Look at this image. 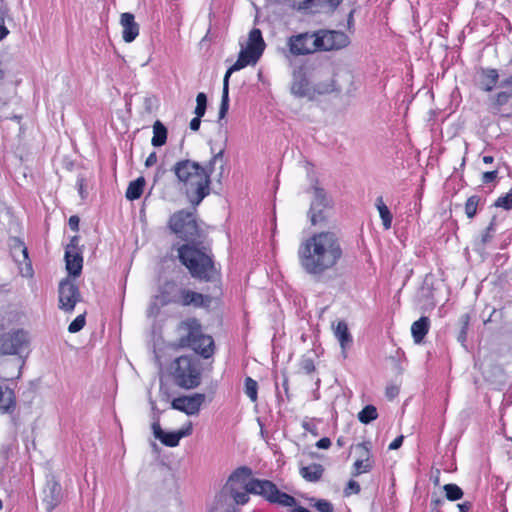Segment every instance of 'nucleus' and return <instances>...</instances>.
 Returning <instances> with one entry per match:
<instances>
[{
    "label": "nucleus",
    "mask_w": 512,
    "mask_h": 512,
    "mask_svg": "<svg viewBox=\"0 0 512 512\" xmlns=\"http://www.w3.org/2000/svg\"><path fill=\"white\" fill-rule=\"evenodd\" d=\"M339 236L332 231L316 233L303 241L298 249L302 269L309 275L322 276L333 269L342 258Z\"/></svg>",
    "instance_id": "f257e3e1"
},
{
    "label": "nucleus",
    "mask_w": 512,
    "mask_h": 512,
    "mask_svg": "<svg viewBox=\"0 0 512 512\" xmlns=\"http://www.w3.org/2000/svg\"><path fill=\"white\" fill-rule=\"evenodd\" d=\"M495 232V217L492 218L489 226L482 233L481 237L475 240L474 247L478 252H482L486 245L492 240Z\"/></svg>",
    "instance_id": "7c9ffc66"
},
{
    "label": "nucleus",
    "mask_w": 512,
    "mask_h": 512,
    "mask_svg": "<svg viewBox=\"0 0 512 512\" xmlns=\"http://www.w3.org/2000/svg\"><path fill=\"white\" fill-rule=\"evenodd\" d=\"M439 476H440V471L436 470L435 475L432 476V481H433L434 485H436V486H438L440 483Z\"/></svg>",
    "instance_id": "e2e57ef3"
},
{
    "label": "nucleus",
    "mask_w": 512,
    "mask_h": 512,
    "mask_svg": "<svg viewBox=\"0 0 512 512\" xmlns=\"http://www.w3.org/2000/svg\"><path fill=\"white\" fill-rule=\"evenodd\" d=\"M360 492V485L354 480H350L344 490L345 496H350L352 493L358 494Z\"/></svg>",
    "instance_id": "c03bdc74"
},
{
    "label": "nucleus",
    "mask_w": 512,
    "mask_h": 512,
    "mask_svg": "<svg viewBox=\"0 0 512 512\" xmlns=\"http://www.w3.org/2000/svg\"><path fill=\"white\" fill-rule=\"evenodd\" d=\"M315 507L320 512H332L333 511L332 504L329 501H327V500H319L315 504Z\"/></svg>",
    "instance_id": "49530a36"
},
{
    "label": "nucleus",
    "mask_w": 512,
    "mask_h": 512,
    "mask_svg": "<svg viewBox=\"0 0 512 512\" xmlns=\"http://www.w3.org/2000/svg\"><path fill=\"white\" fill-rule=\"evenodd\" d=\"M311 193L312 200L308 216L311 224L316 226L325 223L329 218L332 201L325 190L320 187L317 182L311 187Z\"/></svg>",
    "instance_id": "9d476101"
},
{
    "label": "nucleus",
    "mask_w": 512,
    "mask_h": 512,
    "mask_svg": "<svg viewBox=\"0 0 512 512\" xmlns=\"http://www.w3.org/2000/svg\"><path fill=\"white\" fill-rule=\"evenodd\" d=\"M480 202V197L477 195H473L469 197L465 204V213L468 218H473L477 213V207Z\"/></svg>",
    "instance_id": "58836bf2"
},
{
    "label": "nucleus",
    "mask_w": 512,
    "mask_h": 512,
    "mask_svg": "<svg viewBox=\"0 0 512 512\" xmlns=\"http://www.w3.org/2000/svg\"><path fill=\"white\" fill-rule=\"evenodd\" d=\"M28 344L27 332L23 329H16L6 332L0 336V354L16 355Z\"/></svg>",
    "instance_id": "4468645a"
},
{
    "label": "nucleus",
    "mask_w": 512,
    "mask_h": 512,
    "mask_svg": "<svg viewBox=\"0 0 512 512\" xmlns=\"http://www.w3.org/2000/svg\"><path fill=\"white\" fill-rule=\"evenodd\" d=\"M223 156L224 150L221 149L213 155L206 168L190 159L179 160L171 168L178 186L192 205H199L210 194L211 173L218 162L223 169Z\"/></svg>",
    "instance_id": "f03ea898"
},
{
    "label": "nucleus",
    "mask_w": 512,
    "mask_h": 512,
    "mask_svg": "<svg viewBox=\"0 0 512 512\" xmlns=\"http://www.w3.org/2000/svg\"><path fill=\"white\" fill-rule=\"evenodd\" d=\"M11 255L17 263H26V273L25 275L32 274L31 264L28 262V249L24 245L22 241L17 238L13 239V244L11 245Z\"/></svg>",
    "instance_id": "b1692460"
},
{
    "label": "nucleus",
    "mask_w": 512,
    "mask_h": 512,
    "mask_svg": "<svg viewBox=\"0 0 512 512\" xmlns=\"http://www.w3.org/2000/svg\"><path fill=\"white\" fill-rule=\"evenodd\" d=\"M9 34V30L4 26V17L0 18V41Z\"/></svg>",
    "instance_id": "bf43d9fd"
},
{
    "label": "nucleus",
    "mask_w": 512,
    "mask_h": 512,
    "mask_svg": "<svg viewBox=\"0 0 512 512\" xmlns=\"http://www.w3.org/2000/svg\"><path fill=\"white\" fill-rule=\"evenodd\" d=\"M291 512H310V511L302 506H298V507H295Z\"/></svg>",
    "instance_id": "774afa93"
},
{
    "label": "nucleus",
    "mask_w": 512,
    "mask_h": 512,
    "mask_svg": "<svg viewBox=\"0 0 512 512\" xmlns=\"http://www.w3.org/2000/svg\"><path fill=\"white\" fill-rule=\"evenodd\" d=\"M120 24L122 26V37L127 43L136 39L139 35V24L135 21V16L132 13L125 12L120 16Z\"/></svg>",
    "instance_id": "aec40b11"
},
{
    "label": "nucleus",
    "mask_w": 512,
    "mask_h": 512,
    "mask_svg": "<svg viewBox=\"0 0 512 512\" xmlns=\"http://www.w3.org/2000/svg\"><path fill=\"white\" fill-rule=\"evenodd\" d=\"M331 446V440L328 437H323L316 442V447L319 449H328Z\"/></svg>",
    "instance_id": "3c124183"
},
{
    "label": "nucleus",
    "mask_w": 512,
    "mask_h": 512,
    "mask_svg": "<svg viewBox=\"0 0 512 512\" xmlns=\"http://www.w3.org/2000/svg\"><path fill=\"white\" fill-rule=\"evenodd\" d=\"M257 389L258 384L251 377L245 379V393L251 399L252 402L257 400Z\"/></svg>",
    "instance_id": "ea45409f"
},
{
    "label": "nucleus",
    "mask_w": 512,
    "mask_h": 512,
    "mask_svg": "<svg viewBox=\"0 0 512 512\" xmlns=\"http://www.w3.org/2000/svg\"><path fill=\"white\" fill-rule=\"evenodd\" d=\"M171 231L185 241H195L200 237V229L194 213L180 210L175 212L168 222Z\"/></svg>",
    "instance_id": "6e6552de"
},
{
    "label": "nucleus",
    "mask_w": 512,
    "mask_h": 512,
    "mask_svg": "<svg viewBox=\"0 0 512 512\" xmlns=\"http://www.w3.org/2000/svg\"><path fill=\"white\" fill-rule=\"evenodd\" d=\"M58 296V307L66 313L73 312L76 304L82 301V296L77 284L69 278L60 281Z\"/></svg>",
    "instance_id": "9b49d317"
},
{
    "label": "nucleus",
    "mask_w": 512,
    "mask_h": 512,
    "mask_svg": "<svg viewBox=\"0 0 512 512\" xmlns=\"http://www.w3.org/2000/svg\"><path fill=\"white\" fill-rule=\"evenodd\" d=\"M179 259L191 276L200 281H213L219 276L213 256L194 245L184 244L178 249Z\"/></svg>",
    "instance_id": "39448f33"
},
{
    "label": "nucleus",
    "mask_w": 512,
    "mask_h": 512,
    "mask_svg": "<svg viewBox=\"0 0 512 512\" xmlns=\"http://www.w3.org/2000/svg\"><path fill=\"white\" fill-rule=\"evenodd\" d=\"M179 345L189 347L203 358H210L214 354V340L202 332L200 323L195 318L182 321L177 328Z\"/></svg>",
    "instance_id": "423d86ee"
},
{
    "label": "nucleus",
    "mask_w": 512,
    "mask_h": 512,
    "mask_svg": "<svg viewBox=\"0 0 512 512\" xmlns=\"http://www.w3.org/2000/svg\"><path fill=\"white\" fill-rule=\"evenodd\" d=\"M399 394V387L396 385H390L386 388L387 398L394 399Z\"/></svg>",
    "instance_id": "8fccbe9b"
},
{
    "label": "nucleus",
    "mask_w": 512,
    "mask_h": 512,
    "mask_svg": "<svg viewBox=\"0 0 512 512\" xmlns=\"http://www.w3.org/2000/svg\"><path fill=\"white\" fill-rule=\"evenodd\" d=\"M65 261L66 269L70 275L77 277L81 274L83 258L79 252L68 247L65 252Z\"/></svg>",
    "instance_id": "393cba45"
},
{
    "label": "nucleus",
    "mask_w": 512,
    "mask_h": 512,
    "mask_svg": "<svg viewBox=\"0 0 512 512\" xmlns=\"http://www.w3.org/2000/svg\"><path fill=\"white\" fill-rule=\"evenodd\" d=\"M370 443L364 442L357 445V449L361 451V459H358L354 463L353 476H358L361 473L369 472L372 469V464L370 462Z\"/></svg>",
    "instance_id": "5701e85b"
},
{
    "label": "nucleus",
    "mask_w": 512,
    "mask_h": 512,
    "mask_svg": "<svg viewBox=\"0 0 512 512\" xmlns=\"http://www.w3.org/2000/svg\"><path fill=\"white\" fill-rule=\"evenodd\" d=\"M443 490L445 492V497L449 501L460 500L464 495L463 490L456 484H446L443 486Z\"/></svg>",
    "instance_id": "c9c22d12"
},
{
    "label": "nucleus",
    "mask_w": 512,
    "mask_h": 512,
    "mask_svg": "<svg viewBox=\"0 0 512 512\" xmlns=\"http://www.w3.org/2000/svg\"><path fill=\"white\" fill-rule=\"evenodd\" d=\"M301 368L305 371L307 374H311L315 371V365L312 359L305 358L301 362Z\"/></svg>",
    "instance_id": "de8ad7c7"
},
{
    "label": "nucleus",
    "mask_w": 512,
    "mask_h": 512,
    "mask_svg": "<svg viewBox=\"0 0 512 512\" xmlns=\"http://www.w3.org/2000/svg\"><path fill=\"white\" fill-rule=\"evenodd\" d=\"M12 452H13V444L12 443L3 444L0 449V458L4 461H8Z\"/></svg>",
    "instance_id": "a18cd8bd"
},
{
    "label": "nucleus",
    "mask_w": 512,
    "mask_h": 512,
    "mask_svg": "<svg viewBox=\"0 0 512 512\" xmlns=\"http://www.w3.org/2000/svg\"><path fill=\"white\" fill-rule=\"evenodd\" d=\"M376 207L379 212L380 218L382 220L384 229H386V230L390 229L391 225H392L393 217H392V214H391L389 208L384 203L382 196H379L376 199Z\"/></svg>",
    "instance_id": "72a5a7b5"
},
{
    "label": "nucleus",
    "mask_w": 512,
    "mask_h": 512,
    "mask_svg": "<svg viewBox=\"0 0 512 512\" xmlns=\"http://www.w3.org/2000/svg\"><path fill=\"white\" fill-rule=\"evenodd\" d=\"M324 472V467L321 464L313 463L309 466H302L300 468V475L309 482H316L321 479Z\"/></svg>",
    "instance_id": "c85d7f7f"
},
{
    "label": "nucleus",
    "mask_w": 512,
    "mask_h": 512,
    "mask_svg": "<svg viewBox=\"0 0 512 512\" xmlns=\"http://www.w3.org/2000/svg\"><path fill=\"white\" fill-rule=\"evenodd\" d=\"M332 329L334 336L341 346L342 354L346 357V350L349 349L353 343V338L348 329V325L344 320H339L336 324L332 323Z\"/></svg>",
    "instance_id": "4be33fe9"
},
{
    "label": "nucleus",
    "mask_w": 512,
    "mask_h": 512,
    "mask_svg": "<svg viewBox=\"0 0 512 512\" xmlns=\"http://www.w3.org/2000/svg\"><path fill=\"white\" fill-rule=\"evenodd\" d=\"M252 471L250 468L246 466H242L237 468L228 478L223 492L231 491L233 488L235 490L246 489L247 483H249V477L251 476Z\"/></svg>",
    "instance_id": "6ab92c4d"
},
{
    "label": "nucleus",
    "mask_w": 512,
    "mask_h": 512,
    "mask_svg": "<svg viewBox=\"0 0 512 512\" xmlns=\"http://www.w3.org/2000/svg\"><path fill=\"white\" fill-rule=\"evenodd\" d=\"M499 91L489 96V109L493 113L500 112L505 105L512 107V75L503 78L498 84Z\"/></svg>",
    "instance_id": "2eb2a0df"
},
{
    "label": "nucleus",
    "mask_w": 512,
    "mask_h": 512,
    "mask_svg": "<svg viewBox=\"0 0 512 512\" xmlns=\"http://www.w3.org/2000/svg\"><path fill=\"white\" fill-rule=\"evenodd\" d=\"M378 417L377 409L373 405L365 406L358 414L361 423L368 424Z\"/></svg>",
    "instance_id": "f704fd0d"
},
{
    "label": "nucleus",
    "mask_w": 512,
    "mask_h": 512,
    "mask_svg": "<svg viewBox=\"0 0 512 512\" xmlns=\"http://www.w3.org/2000/svg\"><path fill=\"white\" fill-rule=\"evenodd\" d=\"M210 303L211 298L209 296L187 289L175 281H166L151 299L147 308V316L156 317L162 307L170 304L201 308L208 307Z\"/></svg>",
    "instance_id": "7ed1b4c3"
},
{
    "label": "nucleus",
    "mask_w": 512,
    "mask_h": 512,
    "mask_svg": "<svg viewBox=\"0 0 512 512\" xmlns=\"http://www.w3.org/2000/svg\"><path fill=\"white\" fill-rule=\"evenodd\" d=\"M144 186L145 179L143 177H139L136 180L130 182L126 190V198L128 200L139 199L143 193Z\"/></svg>",
    "instance_id": "473e14b6"
},
{
    "label": "nucleus",
    "mask_w": 512,
    "mask_h": 512,
    "mask_svg": "<svg viewBox=\"0 0 512 512\" xmlns=\"http://www.w3.org/2000/svg\"><path fill=\"white\" fill-rule=\"evenodd\" d=\"M207 108V96L205 93L200 92L197 94L196 97V108H195V115L198 117H203Z\"/></svg>",
    "instance_id": "a19ab883"
},
{
    "label": "nucleus",
    "mask_w": 512,
    "mask_h": 512,
    "mask_svg": "<svg viewBox=\"0 0 512 512\" xmlns=\"http://www.w3.org/2000/svg\"><path fill=\"white\" fill-rule=\"evenodd\" d=\"M318 51H331L345 48L349 45V37L341 31L319 30L315 32Z\"/></svg>",
    "instance_id": "ddd939ff"
},
{
    "label": "nucleus",
    "mask_w": 512,
    "mask_h": 512,
    "mask_svg": "<svg viewBox=\"0 0 512 512\" xmlns=\"http://www.w3.org/2000/svg\"><path fill=\"white\" fill-rule=\"evenodd\" d=\"M302 426L306 431H309V432L313 433L314 435L318 434L316 431V428L313 425H311L309 422H306V421L303 422Z\"/></svg>",
    "instance_id": "680f3d73"
},
{
    "label": "nucleus",
    "mask_w": 512,
    "mask_h": 512,
    "mask_svg": "<svg viewBox=\"0 0 512 512\" xmlns=\"http://www.w3.org/2000/svg\"><path fill=\"white\" fill-rule=\"evenodd\" d=\"M315 32L292 35L287 39V48L292 56L308 55L318 51Z\"/></svg>",
    "instance_id": "f8f14e48"
},
{
    "label": "nucleus",
    "mask_w": 512,
    "mask_h": 512,
    "mask_svg": "<svg viewBox=\"0 0 512 512\" xmlns=\"http://www.w3.org/2000/svg\"><path fill=\"white\" fill-rule=\"evenodd\" d=\"M43 505L47 512H52L57 507L62 499L61 485L54 479L46 482L44 488Z\"/></svg>",
    "instance_id": "a211bd4d"
},
{
    "label": "nucleus",
    "mask_w": 512,
    "mask_h": 512,
    "mask_svg": "<svg viewBox=\"0 0 512 512\" xmlns=\"http://www.w3.org/2000/svg\"><path fill=\"white\" fill-rule=\"evenodd\" d=\"M494 206L497 208H503L505 210L512 209V191L504 196L499 197L495 202Z\"/></svg>",
    "instance_id": "79ce46f5"
},
{
    "label": "nucleus",
    "mask_w": 512,
    "mask_h": 512,
    "mask_svg": "<svg viewBox=\"0 0 512 512\" xmlns=\"http://www.w3.org/2000/svg\"><path fill=\"white\" fill-rule=\"evenodd\" d=\"M478 86L484 92H492L499 84V73L494 68H480Z\"/></svg>",
    "instance_id": "412c9836"
},
{
    "label": "nucleus",
    "mask_w": 512,
    "mask_h": 512,
    "mask_svg": "<svg viewBox=\"0 0 512 512\" xmlns=\"http://www.w3.org/2000/svg\"><path fill=\"white\" fill-rule=\"evenodd\" d=\"M403 439L404 437L401 435V436H398L397 438H395L389 445V449L390 450H396L398 448L401 447L402 443H403Z\"/></svg>",
    "instance_id": "864d4df0"
},
{
    "label": "nucleus",
    "mask_w": 512,
    "mask_h": 512,
    "mask_svg": "<svg viewBox=\"0 0 512 512\" xmlns=\"http://www.w3.org/2000/svg\"><path fill=\"white\" fill-rule=\"evenodd\" d=\"M469 322H470L469 314L465 313L460 316V318H459L460 330L457 335V340L462 345H465V342L467 340V331H468V327H469Z\"/></svg>",
    "instance_id": "e433bc0d"
},
{
    "label": "nucleus",
    "mask_w": 512,
    "mask_h": 512,
    "mask_svg": "<svg viewBox=\"0 0 512 512\" xmlns=\"http://www.w3.org/2000/svg\"><path fill=\"white\" fill-rule=\"evenodd\" d=\"M5 77V64L0 60V80H3Z\"/></svg>",
    "instance_id": "0e129e2a"
},
{
    "label": "nucleus",
    "mask_w": 512,
    "mask_h": 512,
    "mask_svg": "<svg viewBox=\"0 0 512 512\" xmlns=\"http://www.w3.org/2000/svg\"><path fill=\"white\" fill-rule=\"evenodd\" d=\"M494 161V158L492 156L486 155L483 157V162L485 164H491Z\"/></svg>",
    "instance_id": "338daca9"
},
{
    "label": "nucleus",
    "mask_w": 512,
    "mask_h": 512,
    "mask_svg": "<svg viewBox=\"0 0 512 512\" xmlns=\"http://www.w3.org/2000/svg\"><path fill=\"white\" fill-rule=\"evenodd\" d=\"M16 400L13 390L6 388L3 389L0 386V412L12 413L15 409Z\"/></svg>",
    "instance_id": "cd10ccee"
},
{
    "label": "nucleus",
    "mask_w": 512,
    "mask_h": 512,
    "mask_svg": "<svg viewBox=\"0 0 512 512\" xmlns=\"http://www.w3.org/2000/svg\"><path fill=\"white\" fill-rule=\"evenodd\" d=\"M265 47L266 44L262 37L261 30L253 28L249 33L246 48L241 49L237 61L227 70L224 76L219 119H223L229 109V78L231 74L243 69L247 65L256 64L263 54Z\"/></svg>",
    "instance_id": "20e7f679"
},
{
    "label": "nucleus",
    "mask_w": 512,
    "mask_h": 512,
    "mask_svg": "<svg viewBox=\"0 0 512 512\" xmlns=\"http://www.w3.org/2000/svg\"><path fill=\"white\" fill-rule=\"evenodd\" d=\"M205 399V394L195 393L190 396H181L173 399L171 406L173 409L184 412L187 415H197Z\"/></svg>",
    "instance_id": "dca6fc26"
},
{
    "label": "nucleus",
    "mask_w": 512,
    "mask_h": 512,
    "mask_svg": "<svg viewBox=\"0 0 512 512\" xmlns=\"http://www.w3.org/2000/svg\"><path fill=\"white\" fill-rule=\"evenodd\" d=\"M309 83L302 73L294 74L291 85V92L298 97H305L309 94Z\"/></svg>",
    "instance_id": "c756f323"
},
{
    "label": "nucleus",
    "mask_w": 512,
    "mask_h": 512,
    "mask_svg": "<svg viewBox=\"0 0 512 512\" xmlns=\"http://www.w3.org/2000/svg\"><path fill=\"white\" fill-rule=\"evenodd\" d=\"M248 491L264 497L271 503H277L282 506L291 507L296 503V499L293 496L279 491L277 486L269 480L250 479Z\"/></svg>",
    "instance_id": "1a4fd4ad"
},
{
    "label": "nucleus",
    "mask_w": 512,
    "mask_h": 512,
    "mask_svg": "<svg viewBox=\"0 0 512 512\" xmlns=\"http://www.w3.org/2000/svg\"><path fill=\"white\" fill-rule=\"evenodd\" d=\"M430 328V319L422 316L419 320L415 321L411 326V334L416 344L422 343L424 337L427 335Z\"/></svg>",
    "instance_id": "bb28decb"
},
{
    "label": "nucleus",
    "mask_w": 512,
    "mask_h": 512,
    "mask_svg": "<svg viewBox=\"0 0 512 512\" xmlns=\"http://www.w3.org/2000/svg\"><path fill=\"white\" fill-rule=\"evenodd\" d=\"M153 434L162 444L168 447H175L181 440V435L177 431L165 432L158 422H154L152 425Z\"/></svg>",
    "instance_id": "a878e982"
},
{
    "label": "nucleus",
    "mask_w": 512,
    "mask_h": 512,
    "mask_svg": "<svg viewBox=\"0 0 512 512\" xmlns=\"http://www.w3.org/2000/svg\"><path fill=\"white\" fill-rule=\"evenodd\" d=\"M343 0H303L297 6L298 11L305 13H332Z\"/></svg>",
    "instance_id": "f3484780"
},
{
    "label": "nucleus",
    "mask_w": 512,
    "mask_h": 512,
    "mask_svg": "<svg viewBox=\"0 0 512 512\" xmlns=\"http://www.w3.org/2000/svg\"><path fill=\"white\" fill-rule=\"evenodd\" d=\"M444 501L440 498L432 499L431 510L432 512H440L439 508L443 505Z\"/></svg>",
    "instance_id": "603ef678"
},
{
    "label": "nucleus",
    "mask_w": 512,
    "mask_h": 512,
    "mask_svg": "<svg viewBox=\"0 0 512 512\" xmlns=\"http://www.w3.org/2000/svg\"><path fill=\"white\" fill-rule=\"evenodd\" d=\"M167 140V128L164 124L157 120L153 124V137L151 140V144L154 147H161L166 143Z\"/></svg>",
    "instance_id": "2f4dec72"
},
{
    "label": "nucleus",
    "mask_w": 512,
    "mask_h": 512,
    "mask_svg": "<svg viewBox=\"0 0 512 512\" xmlns=\"http://www.w3.org/2000/svg\"><path fill=\"white\" fill-rule=\"evenodd\" d=\"M497 175L498 170L484 172L482 175V182L485 184L490 183L496 179Z\"/></svg>",
    "instance_id": "09e8293b"
},
{
    "label": "nucleus",
    "mask_w": 512,
    "mask_h": 512,
    "mask_svg": "<svg viewBox=\"0 0 512 512\" xmlns=\"http://www.w3.org/2000/svg\"><path fill=\"white\" fill-rule=\"evenodd\" d=\"M459 512H469L472 508V503L469 501H465L457 505Z\"/></svg>",
    "instance_id": "052dcab7"
},
{
    "label": "nucleus",
    "mask_w": 512,
    "mask_h": 512,
    "mask_svg": "<svg viewBox=\"0 0 512 512\" xmlns=\"http://www.w3.org/2000/svg\"><path fill=\"white\" fill-rule=\"evenodd\" d=\"M78 186H79V193H80L81 197L84 198L85 196H84V188H83L84 187L83 179H80L78 181Z\"/></svg>",
    "instance_id": "69168bd1"
},
{
    "label": "nucleus",
    "mask_w": 512,
    "mask_h": 512,
    "mask_svg": "<svg viewBox=\"0 0 512 512\" xmlns=\"http://www.w3.org/2000/svg\"><path fill=\"white\" fill-rule=\"evenodd\" d=\"M201 125V117L197 115L190 121V129L193 131H198Z\"/></svg>",
    "instance_id": "4d7b16f0"
},
{
    "label": "nucleus",
    "mask_w": 512,
    "mask_h": 512,
    "mask_svg": "<svg viewBox=\"0 0 512 512\" xmlns=\"http://www.w3.org/2000/svg\"><path fill=\"white\" fill-rule=\"evenodd\" d=\"M79 217L76 216V215H73L69 218V221H68V224H69V227L74 230V231H77L78 230V227H79Z\"/></svg>",
    "instance_id": "5fc2aeb1"
},
{
    "label": "nucleus",
    "mask_w": 512,
    "mask_h": 512,
    "mask_svg": "<svg viewBox=\"0 0 512 512\" xmlns=\"http://www.w3.org/2000/svg\"><path fill=\"white\" fill-rule=\"evenodd\" d=\"M85 314L78 315L69 325L68 331L70 333H77L85 326Z\"/></svg>",
    "instance_id": "37998d69"
},
{
    "label": "nucleus",
    "mask_w": 512,
    "mask_h": 512,
    "mask_svg": "<svg viewBox=\"0 0 512 512\" xmlns=\"http://www.w3.org/2000/svg\"><path fill=\"white\" fill-rule=\"evenodd\" d=\"M157 162V154L156 152H152L146 159L145 161V166L146 167H151L153 165H155Z\"/></svg>",
    "instance_id": "13d9d810"
},
{
    "label": "nucleus",
    "mask_w": 512,
    "mask_h": 512,
    "mask_svg": "<svg viewBox=\"0 0 512 512\" xmlns=\"http://www.w3.org/2000/svg\"><path fill=\"white\" fill-rule=\"evenodd\" d=\"M176 385L184 389H193L201 383V367L196 357L180 356L170 367Z\"/></svg>",
    "instance_id": "0eeeda50"
},
{
    "label": "nucleus",
    "mask_w": 512,
    "mask_h": 512,
    "mask_svg": "<svg viewBox=\"0 0 512 512\" xmlns=\"http://www.w3.org/2000/svg\"><path fill=\"white\" fill-rule=\"evenodd\" d=\"M177 432L179 433V435H181V439L183 437L191 435V433H192V423L189 422L185 427H183L182 429H180Z\"/></svg>",
    "instance_id": "6e6d98bb"
},
{
    "label": "nucleus",
    "mask_w": 512,
    "mask_h": 512,
    "mask_svg": "<svg viewBox=\"0 0 512 512\" xmlns=\"http://www.w3.org/2000/svg\"><path fill=\"white\" fill-rule=\"evenodd\" d=\"M226 492L232 496L236 504L244 505L249 501L248 494L250 491H248V485L246 486V489L235 490L233 488L231 491Z\"/></svg>",
    "instance_id": "4c0bfd02"
}]
</instances>
